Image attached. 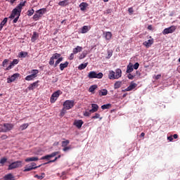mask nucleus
I'll return each mask as SVG.
<instances>
[{"label": "nucleus", "mask_w": 180, "mask_h": 180, "mask_svg": "<svg viewBox=\"0 0 180 180\" xmlns=\"http://www.w3.org/2000/svg\"><path fill=\"white\" fill-rule=\"evenodd\" d=\"M91 119H99V120H102L103 117H101V114L95 113V115L91 117Z\"/></svg>", "instance_id": "f704fd0d"}, {"label": "nucleus", "mask_w": 180, "mask_h": 180, "mask_svg": "<svg viewBox=\"0 0 180 180\" xmlns=\"http://www.w3.org/2000/svg\"><path fill=\"white\" fill-rule=\"evenodd\" d=\"M52 58L53 59V60H58V58H61V54H60V53H53V55H52Z\"/></svg>", "instance_id": "c85d7f7f"}, {"label": "nucleus", "mask_w": 180, "mask_h": 180, "mask_svg": "<svg viewBox=\"0 0 180 180\" xmlns=\"http://www.w3.org/2000/svg\"><path fill=\"white\" fill-rule=\"evenodd\" d=\"M167 140H169L170 141H172V140H174V138L172 136H168L167 137Z\"/></svg>", "instance_id": "4d7b16f0"}, {"label": "nucleus", "mask_w": 180, "mask_h": 180, "mask_svg": "<svg viewBox=\"0 0 180 180\" xmlns=\"http://www.w3.org/2000/svg\"><path fill=\"white\" fill-rule=\"evenodd\" d=\"M144 136H146V134L144 132H142L141 134V137H144Z\"/></svg>", "instance_id": "0e129e2a"}, {"label": "nucleus", "mask_w": 180, "mask_h": 180, "mask_svg": "<svg viewBox=\"0 0 180 180\" xmlns=\"http://www.w3.org/2000/svg\"><path fill=\"white\" fill-rule=\"evenodd\" d=\"M91 113H92V112H91V110L89 111H86L84 112V116H86L88 117L91 116Z\"/></svg>", "instance_id": "37998d69"}, {"label": "nucleus", "mask_w": 180, "mask_h": 180, "mask_svg": "<svg viewBox=\"0 0 180 180\" xmlns=\"http://www.w3.org/2000/svg\"><path fill=\"white\" fill-rule=\"evenodd\" d=\"M128 12L129 13H133V8H129V9H128Z\"/></svg>", "instance_id": "13d9d810"}, {"label": "nucleus", "mask_w": 180, "mask_h": 180, "mask_svg": "<svg viewBox=\"0 0 180 180\" xmlns=\"http://www.w3.org/2000/svg\"><path fill=\"white\" fill-rule=\"evenodd\" d=\"M68 64H70L68 61H66L64 63H60V71H63L64 68H67L68 67Z\"/></svg>", "instance_id": "393cba45"}, {"label": "nucleus", "mask_w": 180, "mask_h": 180, "mask_svg": "<svg viewBox=\"0 0 180 180\" xmlns=\"http://www.w3.org/2000/svg\"><path fill=\"white\" fill-rule=\"evenodd\" d=\"M109 79H116L115 72L113 70H110L108 75Z\"/></svg>", "instance_id": "4be33fe9"}, {"label": "nucleus", "mask_w": 180, "mask_h": 180, "mask_svg": "<svg viewBox=\"0 0 180 180\" xmlns=\"http://www.w3.org/2000/svg\"><path fill=\"white\" fill-rule=\"evenodd\" d=\"M127 91H129V90H127V88L124 90H122V92H127Z\"/></svg>", "instance_id": "69168bd1"}, {"label": "nucleus", "mask_w": 180, "mask_h": 180, "mask_svg": "<svg viewBox=\"0 0 180 180\" xmlns=\"http://www.w3.org/2000/svg\"><path fill=\"white\" fill-rule=\"evenodd\" d=\"M127 96V93H125L122 95V98H126Z\"/></svg>", "instance_id": "338daca9"}, {"label": "nucleus", "mask_w": 180, "mask_h": 180, "mask_svg": "<svg viewBox=\"0 0 180 180\" xmlns=\"http://www.w3.org/2000/svg\"><path fill=\"white\" fill-rule=\"evenodd\" d=\"M14 126L12 123L0 124V133H8L13 129Z\"/></svg>", "instance_id": "f03ea898"}, {"label": "nucleus", "mask_w": 180, "mask_h": 180, "mask_svg": "<svg viewBox=\"0 0 180 180\" xmlns=\"http://www.w3.org/2000/svg\"><path fill=\"white\" fill-rule=\"evenodd\" d=\"M63 58H59L58 59H57V60L55 62V64L53 65L54 67H57V65H58V64H60L61 63V61H63Z\"/></svg>", "instance_id": "c9c22d12"}, {"label": "nucleus", "mask_w": 180, "mask_h": 180, "mask_svg": "<svg viewBox=\"0 0 180 180\" xmlns=\"http://www.w3.org/2000/svg\"><path fill=\"white\" fill-rule=\"evenodd\" d=\"M85 57H86V53H82L79 56V60H82V58H85Z\"/></svg>", "instance_id": "a18cd8bd"}, {"label": "nucleus", "mask_w": 180, "mask_h": 180, "mask_svg": "<svg viewBox=\"0 0 180 180\" xmlns=\"http://www.w3.org/2000/svg\"><path fill=\"white\" fill-rule=\"evenodd\" d=\"M70 144V140L62 141V147H67Z\"/></svg>", "instance_id": "e433bc0d"}, {"label": "nucleus", "mask_w": 180, "mask_h": 180, "mask_svg": "<svg viewBox=\"0 0 180 180\" xmlns=\"http://www.w3.org/2000/svg\"><path fill=\"white\" fill-rule=\"evenodd\" d=\"M103 34L105 35V40H110V39H112V32H103Z\"/></svg>", "instance_id": "a211bd4d"}, {"label": "nucleus", "mask_w": 180, "mask_h": 180, "mask_svg": "<svg viewBox=\"0 0 180 180\" xmlns=\"http://www.w3.org/2000/svg\"><path fill=\"white\" fill-rule=\"evenodd\" d=\"M61 94H63V92H61V90H58V91H55L54 93H53V94L51 96V99H50L51 103H55L56 101H57V99H58V97L60 96V95H61Z\"/></svg>", "instance_id": "20e7f679"}, {"label": "nucleus", "mask_w": 180, "mask_h": 180, "mask_svg": "<svg viewBox=\"0 0 180 180\" xmlns=\"http://www.w3.org/2000/svg\"><path fill=\"white\" fill-rule=\"evenodd\" d=\"M111 107H112V104L110 103L105 104L101 106V109H103V110H105V109H110V108Z\"/></svg>", "instance_id": "2f4dec72"}, {"label": "nucleus", "mask_w": 180, "mask_h": 180, "mask_svg": "<svg viewBox=\"0 0 180 180\" xmlns=\"http://www.w3.org/2000/svg\"><path fill=\"white\" fill-rule=\"evenodd\" d=\"M27 52L21 51L19 53V57L20 58H25V57H27Z\"/></svg>", "instance_id": "473e14b6"}, {"label": "nucleus", "mask_w": 180, "mask_h": 180, "mask_svg": "<svg viewBox=\"0 0 180 180\" xmlns=\"http://www.w3.org/2000/svg\"><path fill=\"white\" fill-rule=\"evenodd\" d=\"M68 1L69 0H64V1H60L58 3V5L60 6H67V5H68Z\"/></svg>", "instance_id": "bb28decb"}, {"label": "nucleus", "mask_w": 180, "mask_h": 180, "mask_svg": "<svg viewBox=\"0 0 180 180\" xmlns=\"http://www.w3.org/2000/svg\"><path fill=\"white\" fill-rule=\"evenodd\" d=\"M16 64H19V60L18 59H14L11 63L10 65H8V68H6V71H9V70H12Z\"/></svg>", "instance_id": "0eeeda50"}, {"label": "nucleus", "mask_w": 180, "mask_h": 180, "mask_svg": "<svg viewBox=\"0 0 180 180\" xmlns=\"http://www.w3.org/2000/svg\"><path fill=\"white\" fill-rule=\"evenodd\" d=\"M39 82H40V81H37L34 82V83L31 84L29 85V86L27 87L29 91H33V89H36V88H37V86H39Z\"/></svg>", "instance_id": "6e6552de"}, {"label": "nucleus", "mask_w": 180, "mask_h": 180, "mask_svg": "<svg viewBox=\"0 0 180 180\" xmlns=\"http://www.w3.org/2000/svg\"><path fill=\"white\" fill-rule=\"evenodd\" d=\"M122 86V82L117 81L114 84V89H119Z\"/></svg>", "instance_id": "a878e982"}, {"label": "nucleus", "mask_w": 180, "mask_h": 180, "mask_svg": "<svg viewBox=\"0 0 180 180\" xmlns=\"http://www.w3.org/2000/svg\"><path fill=\"white\" fill-rule=\"evenodd\" d=\"M56 155H58V152H53L50 155L43 156L41 158H53V157H56Z\"/></svg>", "instance_id": "412c9836"}, {"label": "nucleus", "mask_w": 180, "mask_h": 180, "mask_svg": "<svg viewBox=\"0 0 180 180\" xmlns=\"http://www.w3.org/2000/svg\"><path fill=\"white\" fill-rule=\"evenodd\" d=\"M38 72H39L38 70H32L31 71V75H32L34 78H36V77H37Z\"/></svg>", "instance_id": "72a5a7b5"}, {"label": "nucleus", "mask_w": 180, "mask_h": 180, "mask_svg": "<svg viewBox=\"0 0 180 180\" xmlns=\"http://www.w3.org/2000/svg\"><path fill=\"white\" fill-rule=\"evenodd\" d=\"M29 127V124H23L20 125V130H25V129H27Z\"/></svg>", "instance_id": "58836bf2"}, {"label": "nucleus", "mask_w": 180, "mask_h": 180, "mask_svg": "<svg viewBox=\"0 0 180 180\" xmlns=\"http://www.w3.org/2000/svg\"><path fill=\"white\" fill-rule=\"evenodd\" d=\"M8 22V18H5L0 23V29H2Z\"/></svg>", "instance_id": "cd10ccee"}, {"label": "nucleus", "mask_w": 180, "mask_h": 180, "mask_svg": "<svg viewBox=\"0 0 180 180\" xmlns=\"http://www.w3.org/2000/svg\"><path fill=\"white\" fill-rule=\"evenodd\" d=\"M33 79H34V77L33 75H27L25 77V81H33Z\"/></svg>", "instance_id": "4c0bfd02"}, {"label": "nucleus", "mask_w": 180, "mask_h": 180, "mask_svg": "<svg viewBox=\"0 0 180 180\" xmlns=\"http://www.w3.org/2000/svg\"><path fill=\"white\" fill-rule=\"evenodd\" d=\"M139 67H140V64H139V63H136L133 65L134 70H139Z\"/></svg>", "instance_id": "49530a36"}, {"label": "nucleus", "mask_w": 180, "mask_h": 180, "mask_svg": "<svg viewBox=\"0 0 180 180\" xmlns=\"http://www.w3.org/2000/svg\"><path fill=\"white\" fill-rule=\"evenodd\" d=\"M90 30H91V27L84 25L82 28L81 33L82 34L88 33V32H89Z\"/></svg>", "instance_id": "dca6fc26"}, {"label": "nucleus", "mask_w": 180, "mask_h": 180, "mask_svg": "<svg viewBox=\"0 0 180 180\" xmlns=\"http://www.w3.org/2000/svg\"><path fill=\"white\" fill-rule=\"evenodd\" d=\"M8 63H9V60L5 59V60L2 62V65H3V67H5V65H6V64H8Z\"/></svg>", "instance_id": "de8ad7c7"}, {"label": "nucleus", "mask_w": 180, "mask_h": 180, "mask_svg": "<svg viewBox=\"0 0 180 180\" xmlns=\"http://www.w3.org/2000/svg\"><path fill=\"white\" fill-rule=\"evenodd\" d=\"M34 20H39V18H41L37 13L33 15Z\"/></svg>", "instance_id": "ea45409f"}, {"label": "nucleus", "mask_w": 180, "mask_h": 180, "mask_svg": "<svg viewBox=\"0 0 180 180\" xmlns=\"http://www.w3.org/2000/svg\"><path fill=\"white\" fill-rule=\"evenodd\" d=\"M38 37H39V34H37V32H34L32 37L31 38V41L32 43H34V41H36V40H37Z\"/></svg>", "instance_id": "b1692460"}, {"label": "nucleus", "mask_w": 180, "mask_h": 180, "mask_svg": "<svg viewBox=\"0 0 180 180\" xmlns=\"http://www.w3.org/2000/svg\"><path fill=\"white\" fill-rule=\"evenodd\" d=\"M15 1H16V0H11L10 1L11 4H15Z\"/></svg>", "instance_id": "774afa93"}, {"label": "nucleus", "mask_w": 180, "mask_h": 180, "mask_svg": "<svg viewBox=\"0 0 180 180\" xmlns=\"http://www.w3.org/2000/svg\"><path fill=\"white\" fill-rule=\"evenodd\" d=\"M75 53H74V52L73 53H72L71 54H70V57H69V60H74V55H75Z\"/></svg>", "instance_id": "603ef678"}, {"label": "nucleus", "mask_w": 180, "mask_h": 180, "mask_svg": "<svg viewBox=\"0 0 180 180\" xmlns=\"http://www.w3.org/2000/svg\"><path fill=\"white\" fill-rule=\"evenodd\" d=\"M49 64V65H54V59L52 58V56L50 58Z\"/></svg>", "instance_id": "c03bdc74"}, {"label": "nucleus", "mask_w": 180, "mask_h": 180, "mask_svg": "<svg viewBox=\"0 0 180 180\" xmlns=\"http://www.w3.org/2000/svg\"><path fill=\"white\" fill-rule=\"evenodd\" d=\"M23 6H25V4L20 3L15 8H14L9 16V19H15V17L20 16V12H22V8H23Z\"/></svg>", "instance_id": "f257e3e1"}, {"label": "nucleus", "mask_w": 180, "mask_h": 180, "mask_svg": "<svg viewBox=\"0 0 180 180\" xmlns=\"http://www.w3.org/2000/svg\"><path fill=\"white\" fill-rule=\"evenodd\" d=\"M83 124H84V121H82V120H75L74 122V125L76 126L77 129H81Z\"/></svg>", "instance_id": "9d476101"}, {"label": "nucleus", "mask_w": 180, "mask_h": 180, "mask_svg": "<svg viewBox=\"0 0 180 180\" xmlns=\"http://www.w3.org/2000/svg\"><path fill=\"white\" fill-rule=\"evenodd\" d=\"M47 12V9L46 8H41L38 11H36V13H37L38 15H40V17L41 18V16H43V15H44V13Z\"/></svg>", "instance_id": "6ab92c4d"}, {"label": "nucleus", "mask_w": 180, "mask_h": 180, "mask_svg": "<svg viewBox=\"0 0 180 180\" xmlns=\"http://www.w3.org/2000/svg\"><path fill=\"white\" fill-rule=\"evenodd\" d=\"M128 78L129 79H134V75H131V73H129Z\"/></svg>", "instance_id": "8fccbe9b"}, {"label": "nucleus", "mask_w": 180, "mask_h": 180, "mask_svg": "<svg viewBox=\"0 0 180 180\" xmlns=\"http://www.w3.org/2000/svg\"><path fill=\"white\" fill-rule=\"evenodd\" d=\"M34 13V10L33 8L27 11V15L32 16Z\"/></svg>", "instance_id": "a19ab883"}, {"label": "nucleus", "mask_w": 180, "mask_h": 180, "mask_svg": "<svg viewBox=\"0 0 180 180\" xmlns=\"http://www.w3.org/2000/svg\"><path fill=\"white\" fill-rule=\"evenodd\" d=\"M74 101L73 100H67L63 103V107L67 110H70V109H72L74 108Z\"/></svg>", "instance_id": "39448f33"}, {"label": "nucleus", "mask_w": 180, "mask_h": 180, "mask_svg": "<svg viewBox=\"0 0 180 180\" xmlns=\"http://www.w3.org/2000/svg\"><path fill=\"white\" fill-rule=\"evenodd\" d=\"M82 51V47L77 46L76 48L73 49V54H78Z\"/></svg>", "instance_id": "5701e85b"}, {"label": "nucleus", "mask_w": 180, "mask_h": 180, "mask_svg": "<svg viewBox=\"0 0 180 180\" xmlns=\"http://www.w3.org/2000/svg\"><path fill=\"white\" fill-rule=\"evenodd\" d=\"M88 77L90 79H92L94 78H98V79H101L103 77V73L102 72L97 73L95 71H91V72H89Z\"/></svg>", "instance_id": "7ed1b4c3"}, {"label": "nucleus", "mask_w": 180, "mask_h": 180, "mask_svg": "<svg viewBox=\"0 0 180 180\" xmlns=\"http://www.w3.org/2000/svg\"><path fill=\"white\" fill-rule=\"evenodd\" d=\"M153 43H154V39H149L143 42V46H146V48L148 49V47H151Z\"/></svg>", "instance_id": "9b49d317"}, {"label": "nucleus", "mask_w": 180, "mask_h": 180, "mask_svg": "<svg viewBox=\"0 0 180 180\" xmlns=\"http://www.w3.org/2000/svg\"><path fill=\"white\" fill-rule=\"evenodd\" d=\"M87 66H88V63H82L80 65H79L78 69L79 70H85V68H86Z\"/></svg>", "instance_id": "c756f323"}, {"label": "nucleus", "mask_w": 180, "mask_h": 180, "mask_svg": "<svg viewBox=\"0 0 180 180\" xmlns=\"http://www.w3.org/2000/svg\"><path fill=\"white\" fill-rule=\"evenodd\" d=\"M19 77H20V74L19 73H15L13 74L11 78L8 79V83L9 84V82H13V81L16 80V78H19Z\"/></svg>", "instance_id": "1a4fd4ad"}, {"label": "nucleus", "mask_w": 180, "mask_h": 180, "mask_svg": "<svg viewBox=\"0 0 180 180\" xmlns=\"http://www.w3.org/2000/svg\"><path fill=\"white\" fill-rule=\"evenodd\" d=\"M98 88V85L96 84H94V85H92L89 87V92H94L95 91V89H96Z\"/></svg>", "instance_id": "7c9ffc66"}, {"label": "nucleus", "mask_w": 180, "mask_h": 180, "mask_svg": "<svg viewBox=\"0 0 180 180\" xmlns=\"http://www.w3.org/2000/svg\"><path fill=\"white\" fill-rule=\"evenodd\" d=\"M105 13H107V14L112 13V10H110V9L106 10Z\"/></svg>", "instance_id": "bf43d9fd"}, {"label": "nucleus", "mask_w": 180, "mask_h": 180, "mask_svg": "<svg viewBox=\"0 0 180 180\" xmlns=\"http://www.w3.org/2000/svg\"><path fill=\"white\" fill-rule=\"evenodd\" d=\"M175 30H176V27H175L174 25H172L169 27L165 28L162 31V34H169V33H174V32H175Z\"/></svg>", "instance_id": "423d86ee"}, {"label": "nucleus", "mask_w": 180, "mask_h": 180, "mask_svg": "<svg viewBox=\"0 0 180 180\" xmlns=\"http://www.w3.org/2000/svg\"><path fill=\"white\" fill-rule=\"evenodd\" d=\"M68 150H71V147H70V146H64V148H63V151H68Z\"/></svg>", "instance_id": "09e8293b"}, {"label": "nucleus", "mask_w": 180, "mask_h": 180, "mask_svg": "<svg viewBox=\"0 0 180 180\" xmlns=\"http://www.w3.org/2000/svg\"><path fill=\"white\" fill-rule=\"evenodd\" d=\"M91 108L92 109L90 110V112H91V113H95V112H98L99 105H98V104H91Z\"/></svg>", "instance_id": "f8f14e48"}, {"label": "nucleus", "mask_w": 180, "mask_h": 180, "mask_svg": "<svg viewBox=\"0 0 180 180\" xmlns=\"http://www.w3.org/2000/svg\"><path fill=\"white\" fill-rule=\"evenodd\" d=\"M79 6L80 8V10L84 11L86 9V8H88L89 4H88V3L82 2L79 4Z\"/></svg>", "instance_id": "4468645a"}, {"label": "nucleus", "mask_w": 180, "mask_h": 180, "mask_svg": "<svg viewBox=\"0 0 180 180\" xmlns=\"http://www.w3.org/2000/svg\"><path fill=\"white\" fill-rule=\"evenodd\" d=\"M99 96H106L108 95V90L106 89H103L98 91Z\"/></svg>", "instance_id": "f3484780"}, {"label": "nucleus", "mask_w": 180, "mask_h": 180, "mask_svg": "<svg viewBox=\"0 0 180 180\" xmlns=\"http://www.w3.org/2000/svg\"><path fill=\"white\" fill-rule=\"evenodd\" d=\"M173 137H174V139H178V134H174L173 135Z\"/></svg>", "instance_id": "e2e57ef3"}, {"label": "nucleus", "mask_w": 180, "mask_h": 180, "mask_svg": "<svg viewBox=\"0 0 180 180\" xmlns=\"http://www.w3.org/2000/svg\"><path fill=\"white\" fill-rule=\"evenodd\" d=\"M115 79H119L120 77H122V70L121 69H117L115 70Z\"/></svg>", "instance_id": "2eb2a0df"}, {"label": "nucleus", "mask_w": 180, "mask_h": 180, "mask_svg": "<svg viewBox=\"0 0 180 180\" xmlns=\"http://www.w3.org/2000/svg\"><path fill=\"white\" fill-rule=\"evenodd\" d=\"M18 20H19V15H18L15 18H14L13 23H17Z\"/></svg>", "instance_id": "864d4df0"}, {"label": "nucleus", "mask_w": 180, "mask_h": 180, "mask_svg": "<svg viewBox=\"0 0 180 180\" xmlns=\"http://www.w3.org/2000/svg\"><path fill=\"white\" fill-rule=\"evenodd\" d=\"M160 78H161V75H157L155 76V79H160Z\"/></svg>", "instance_id": "6e6d98bb"}, {"label": "nucleus", "mask_w": 180, "mask_h": 180, "mask_svg": "<svg viewBox=\"0 0 180 180\" xmlns=\"http://www.w3.org/2000/svg\"><path fill=\"white\" fill-rule=\"evenodd\" d=\"M133 64L129 63L127 67V74H130V72H133L134 71Z\"/></svg>", "instance_id": "ddd939ff"}, {"label": "nucleus", "mask_w": 180, "mask_h": 180, "mask_svg": "<svg viewBox=\"0 0 180 180\" xmlns=\"http://www.w3.org/2000/svg\"><path fill=\"white\" fill-rule=\"evenodd\" d=\"M137 86V84L131 82V84H129V86L127 87L128 91H133V89H134Z\"/></svg>", "instance_id": "aec40b11"}, {"label": "nucleus", "mask_w": 180, "mask_h": 180, "mask_svg": "<svg viewBox=\"0 0 180 180\" xmlns=\"http://www.w3.org/2000/svg\"><path fill=\"white\" fill-rule=\"evenodd\" d=\"M65 113H67V108H65V107H63V108L62 109V110L60 112V115H61V116H64L65 115Z\"/></svg>", "instance_id": "79ce46f5"}, {"label": "nucleus", "mask_w": 180, "mask_h": 180, "mask_svg": "<svg viewBox=\"0 0 180 180\" xmlns=\"http://www.w3.org/2000/svg\"><path fill=\"white\" fill-rule=\"evenodd\" d=\"M148 30H153V25H148Z\"/></svg>", "instance_id": "052dcab7"}, {"label": "nucleus", "mask_w": 180, "mask_h": 180, "mask_svg": "<svg viewBox=\"0 0 180 180\" xmlns=\"http://www.w3.org/2000/svg\"><path fill=\"white\" fill-rule=\"evenodd\" d=\"M108 58H110L111 56H112V53L110 51H108Z\"/></svg>", "instance_id": "5fc2aeb1"}, {"label": "nucleus", "mask_w": 180, "mask_h": 180, "mask_svg": "<svg viewBox=\"0 0 180 180\" xmlns=\"http://www.w3.org/2000/svg\"><path fill=\"white\" fill-rule=\"evenodd\" d=\"M58 144H60V143H59V142L56 141V142L53 143V146H58Z\"/></svg>", "instance_id": "680f3d73"}, {"label": "nucleus", "mask_w": 180, "mask_h": 180, "mask_svg": "<svg viewBox=\"0 0 180 180\" xmlns=\"http://www.w3.org/2000/svg\"><path fill=\"white\" fill-rule=\"evenodd\" d=\"M1 140H6V139H8V136L6 134H3L1 136Z\"/></svg>", "instance_id": "3c124183"}]
</instances>
